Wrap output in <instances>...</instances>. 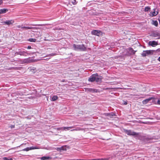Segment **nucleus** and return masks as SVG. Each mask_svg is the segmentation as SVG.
<instances>
[{
  "label": "nucleus",
  "mask_w": 160,
  "mask_h": 160,
  "mask_svg": "<svg viewBox=\"0 0 160 160\" xmlns=\"http://www.w3.org/2000/svg\"><path fill=\"white\" fill-rule=\"evenodd\" d=\"M102 79V77L99 76L97 73L92 75L88 79L89 82H101Z\"/></svg>",
  "instance_id": "obj_1"
},
{
  "label": "nucleus",
  "mask_w": 160,
  "mask_h": 160,
  "mask_svg": "<svg viewBox=\"0 0 160 160\" xmlns=\"http://www.w3.org/2000/svg\"><path fill=\"white\" fill-rule=\"evenodd\" d=\"M73 47L75 50H80L81 51H85L87 50V48L84 44L77 45L74 44Z\"/></svg>",
  "instance_id": "obj_2"
},
{
  "label": "nucleus",
  "mask_w": 160,
  "mask_h": 160,
  "mask_svg": "<svg viewBox=\"0 0 160 160\" xmlns=\"http://www.w3.org/2000/svg\"><path fill=\"white\" fill-rule=\"evenodd\" d=\"M124 132L127 134L128 135L133 136H138L139 133H136L134 132H132L130 130H127L124 129Z\"/></svg>",
  "instance_id": "obj_3"
},
{
  "label": "nucleus",
  "mask_w": 160,
  "mask_h": 160,
  "mask_svg": "<svg viewBox=\"0 0 160 160\" xmlns=\"http://www.w3.org/2000/svg\"><path fill=\"white\" fill-rule=\"evenodd\" d=\"M153 51V50L143 51L141 54L143 57H145L147 55L152 54Z\"/></svg>",
  "instance_id": "obj_4"
},
{
  "label": "nucleus",
  "mask_w": 160,
  "mask_h": 160,
  "mask_svg": "<svg viewBox=\"0 0 160 160\" xmlns=\"http://www.w3.org/2000/svg\"><path fill=\"white\" fill-rule=\"evenodd\" d=\"M74 128V126L71 127H63L61 128H58V130H62L65 131H68L70 130L71 129L73 128Z\"/></svg>",
  "instance_id": "obj_5"
},
{
  "label": "nucleus",
  "mask_w": 160,
  "mask_h": 160,
  "mask_svg": "<svg viewBox=\"0 0 160 160\" xmlns=\"http://www.w3.org/2000/svg\"><path fill=\"white\" fill-rule=\"evenodd\" d=\"M16 55H22L26 56V54H28V53L24 51H20L18 52H16L15 53Z\"/></svg>",
  "instance_id": "obj_6"
},
{
  "label": "nucleus",
  "mask_w": 160,
  "mask_h": 160,
  "mask_svg": "<svg viewBox=\"0 0 160 160\" xmlns=\"http://www.w3.org/2000/svg\"><path fill=\"white\" fill-rule=\"evenodd\" d=\"M85 91L87 92H92L94 93L97 92V90L96 89L87 88L85 89Z\"/></svg>",
  "instance_id": "obj_7"
},
{
  "label": "nucleus",
  "mask_w": 160,
  "mask_h": 160,
  "mask_svg": "<svg viewBox=\"0 0 160 160\" xmlns=\"http://www.w3.org/2000/svg\"><path fill=\"white\" fill-rule=\"evenodd\" d=\"M148 45L152 47H155L158 45V42L155 41H150L148 42Z\"/></svg>",
  "instance_id": "obj_8"
},
{
  "label": "nucleus",
  "mask_w": 160,
  "mask_h": 160,
  "mask_svg": "<svg viewBox=\"0 0 160 160\" xmlns=\"http://www.w3.org/2000/svg\"><path fill=\"white\" fill-rule=\"evenodd\" d=\"M14 22V21L13 20H7L5 21H4L3 22V23L4 24H6L9 26L11 24H12Z\"/></svg>",
  "instance_id": "obj_9"
},
{
  "label": "nucleus",
  "mask_w": 160,
  "mask_h": 160,
  "mask_svg": "<svg viewBox=\"0 0 160 160\" xmlns=\"http://www.w3.org/2000/svg\"><path fill=\"white\" fill-rule=\"evenodd\" d=\"M100 32V31L97 30H94L91 32V34L93 35L99 36Z\"/></svg>",
  "instance_id": "obj_10"
},
{
  "label": "nucleus",
  "mask_w": 160,
  "mask_h": 160,
  "mask_svg": "<svg viewBox=\"0 0 160 160\" xmlns=\"http://www.w3.org/2000/svg\"><path fill=\"white\" fill-rule=\"evenodd\" d=\"M152 36L154 37H157V39H160V33L158 32H154L152 33Z\"/></svg>",
  "instance_id": "obj_11"
},
{
  "label": "nucleus",
  "mask_w": 160,
  "mask_h": 160,
  "mask_svg": "<svg viewBox=\"0 0 160 160\" xmlns=\"http://www.w3.org/2000/svg\"><path fill=\"white\" fill-rule=\"evenodd\" d=\"M105 116H108L110 118H112L113 116H116V114L113 112H111L110 113H106L104 114Z\"/></svg>",
  "instance_id": "obj_12"
},
{
  "label": "nucleus",
  "mask_w": 160,
  "mask_h": 160,
  "mask_svg": "<svg viewBox=\"0 0 160 160\" xmlns=\"http://www.w3.org/2000/svg\"><path fill=\"white\" fill-rule=\"evenodd\" d=\"M32 59H31L30 58L24 59L23 60V63H29L32 62Z\"/></svg>",
  "instance_id": "obj_13"
},
{
  "label": "nucleus",
  "mask_w": 160,
  "mask_h": 160,
  "mask_svg": "<svg viewBox=\"0 0 160 160\" xmlns=\"http://www.w3.org/2000/svg\"><path fill=\"white\" fill-rule=\"evenodd\" d=\"M156 9H153V11L150 12V13L152 14V17L155 16L158 14V12L156 11Z\"/></svg>",
  "instance_id": "obj_14"
},
{
  "label": "nucleus",
  "mask_w": 160,
  "mask_h": 160,
  "mask_svg": "<svg viewBox=\"0 0 160 160\" xmlns=\"http://www.w3.org/2000/svg\"><path fill=\"white\" fill-rule=\"evenodd\" d=\"M23 28V30H26L28 29H34L35 28V27H25L24 26L23 27H22Z\"/></svg>",
  "instance_id": "obj_15"
},
{
  "label": "nucleus",
  "mask_w": 160,
  "mask_h": 160,
  "mask_svg": "<svg viewBox=\"0 0 160 160\" xmlns=\"http://www.w3.org/2000/svg\"><path fill=\"white\" fill-rule=\"evenodd\" d=\"M74 128V129L71 130V131H81V130H83V129L79 127H74V128Z\"/></svg>",
  "instance_id": "obj_16"
},
{
  "label": "nucleus",
  "mask_w": 160,
  "mask_h": 160,
  "mask_svg": "<svg viewBox=\"0 0 160 160\" xmlns=\"http://www.w3.org/2000/svg\"><path fill=\"white\" fill-rule=\"evenodd\" d=\"M152 99V98H149L143 100L142 102V103L144 104L147 103L150 101Z\"/></svg>",
  "instance_id": "obj_17"
},
{
  "label": "nucleus",
  "mask_w": 160,
  "mask_h": 160,
  "mask_svg": "<svg viewBox=\"0 0 160 160\" xmlns=\"http://www.w3.org/2000/svg\"><path fill=\"white\" fill-rule=\"evenodd\" d=\"M8 10L7 8H3L0 9V14L5 13L8 11Z\"/></svg>",
  "instance_id": "obj_18"
},
{
  "label": "nucleus",
  "mask_w": 160,
  "mask_h": 160,
  "mask_svg": "<svg viewBox=\"0 0 160 160\" xmlns=\"http://www.w3.org/2000/svg\"><path fill=\"white\" fill-rule=\"evenodd\" d=\"M151 23L153 25L155 26L156 27H157L158 25V22L155 20H152V21Z\"/></svg>",
  "instance_id": "obj_19"
},
{
  "label": "nucleus",
  "mask_w": 160,
  "mask_h": 160,
  "mask_svg": "<svg viewBox=\"0 0 160 160\" xmlns=\"http://www.w3.org/2000/svg\"><path fill=\"white\" fill-rule=\"evenodd\" d=\"M58 97L57 96L54 95L53 96L51 100L52 101H56L58 99Z\"/></svg>",
  "instance_id": "obj_20"
},
{
  "label": "nucleus",
  "mask_w": 160,
  "mask_h": 160,
  "mask_svg": "<svg viewBox=\"0 0 160 160\" xmlns=\"http://www.w3.org/2000/svg\"><path fill=\"white\" fill-rule=\"evenodd\" d=\"M30 150L35 149H39L42 148L39 147H29Z\"/></svg>",
  "instance_id": "obj_21"
},
{
  "label": "nucleus",
  "mask_w": 160,
  "mask_h": 160,
  "mask_svg": "<svg viewBox=\"0 0 160 160\" xmlns=\"http://www.w3.org/2000/svg\"><path fill=\"white\" fill-rule=\"evenodd\" d=\"M50 158L49 156H44L41 158L42 160H46L50 159Z\"/></svg>",
  "instance_id": "obj_22"
},
{
  "label": "nucleus",
  "mask_w": 160,
  "mask_h": 160,
  "mask_svg": "<svg viewBox=\"0 0 160 160\" xmlns=\"http://www.w3.org/2000/svg\"><path fill=\"white\" fill-rule=\"evenodd\" d=\"M150 10V8L149 6H147L145 7L144 11L145 12H148Z\"/></svg>",
  "instance_id": "obj_23"
},
{
  "label": "nucleus",
  "mask_w": 160,
  "mask_h": 160,
  "mask_svg": "<svg viewBox=\"0 0 160 160\" xmlns=\"http://www.w3.org/2000/svg\"><path fill=\"white\" fill-rule=\"evenodd\" d=\"M21 67H12L9 68V69L19 70Z\"/></svg>",
  "instance_id": "obj_24"
},
{
  "label": "nucleus",
  "mask_w": 160,
  "mask_h": 160,
  "mask_svg": "<svg viewBox=\"0 0 160 160\" xmlns=\"http://www.w3.org/2000/svg\"><path fill=\"white\" fill-rule=\"evenodd\" d=\"M106 158H98V159H86L85 160H106Z\"/></svg>",
  "instance_id": "obj_25"
},
{
  "label": "nucleus",
  "mask_w": 160,
  "mask_h": 160,
  "mask_svg": "<svg viewBox=\"0 0 160 160\" xmlns=\"http://www.w3.org/2000/svg\"><path fill=\"white\" fill-rule=\"evenodd\" d=\"M28 41L32 42H34L36 41V39L35 38H30L29 39Z\"/></svg>",
  "instance_id": "obj_26"
},
{
  "label": "nucleus",
  "mask_w": 160,
  "mask_h": 160,
  "mask_svg": "<svg viewBox=\"0 0 160 160\" xmlns=\"http://www.w3.org/2000/svg\"><path fill=\"white\" fill-rule=\"evenodd\" d=\"M56 54L55 53H52L49 54H48L46 56V57H51V56H53L55 55H56Z\"/></svg>",
  "instance_id": "obj_27"
},
{
  "label": "nucleus",
  "mask_w": 160,
  "mask_h": 160,
  "mask_svg": "<svg viewBox=\"0 0 160 160\" xmlns=\"http://www.w3.org/2000/svg\"><path fill=\"white\" fill-rule=\"evenodd\" d=\"M3 160H13L12 158H8L7 157H3L2 158Z\"/></svg>",
  "instance_id": "obj_28"
},
{
  "label": "nucleus",
  "mask_w": 160,
  "mask_h": 160,
  "mask_svg": "<svg viewBox=\"0 0 160 160\" xmlns=\"http://www.w3.org/2000/svg\"><path fill=\"white\" fill-rule=\"evenodd\" d=\"M144 142H145L146 143H148V142L149 139L148 138L145 137V138H144Z\"/></svg>",
  "instance_id": "obj_29"
},
{
  "label": "nucleus",
  "mask_w": 160,
  "mask_h": 160,
  "mask_svg": "<svg viewBox=\"0 0 160 160\" xmlns=\"http://www.w3.org/2000/svg\"><path fill=\"white\" fill-rule=\"evenodd\" d=\"M30 148L29 147H27L26 148H25L24 149H23V150H22V151H28L29 150H30Z\"/></svg>",
  "instance_id": "obj_30"
},
{
  "label": "nucleus",
  "mask_w": 160,
  "mask_h": 160,
  "mask_svg": "<svg viewBox=\"0 0 160 160\" xmlns=\"http://www.w3.org/2000/svg\"><path fill=\"white\" fill-rule=\"evenodd\" d=\"M61 151L63 150H66V149L64 146H62L61 147H60Z\"/></svg>",
  "instance_id": "obj_31"
},
{
  "label": "nucleus",
  "mask_w": 160,
  "mask_h": 160,
  "mask_svg": "<svg viewBox=\"0 0 160 160\" xmlns=\"http://www.w3.org/2000/svg\"><path fill=\"white\" fill-rule=\"evenodd\" d=\"M24 26H23L22 25H18L17 26V27L19 28H21L23 30V28L22 27H23Z\"/></svg>",
  "instance_id": "obj_32"
},
{
  "label": "nucleus",
  "mask_w": 160,
  "mask_h": 160,
  "mask_svg": "<svg viewBox=\"0 0 160 160\" xmlns=\"http://www.w3.org/2000/svg\"><path fill=\"white\" fill-rule=\"evenodd\" d=\"M55 149L56 150H57L58 151H60V152L61 151L60 147H57L55 148Z\"/></svg>",
  "instance_id": "obj_33"
},
{
  "label": "nucleus",
  "mask_w": 160,
  "mask_h": 160,
  "mask_svg": "<svg viewBox=\"0 0 160 160\" xmlns=\"http://www.w3.org/2000/svg\"><path fill=\"white\" fill-rule=\"evenodd\" d=\"M10 127L12 129L15 128V125H12L10 126Z\"/></svg>",
  "instance_id": "obj_34"
},
{
  "label": "nucleus",
  "mask_w": 160,
  "mask_h": 160,
  "mask_svg": "<svg viewBox=\"0 0 160 160\" xmlns=\"http://www.w3.org/2000/svg\"><path fill=\"white\" fill-rule=\"evenodd\" d=\"M72 3L74 5L76 4V0H73V1Z\"/></svg>",
  "instance_id": "obj_35"
},
{
  "label": "nucleus",
  "mask_w": 160,
  "mask_h": 160,
  "mask_svg": "<svg viewBox=\"0 0 160 160\" xmlns=\"http://www.w3.org/2000/svg\"><path fill=\"white\" fill-rule=\"evenodd\" d=\"M157 104L158 105H160V100H158V101H157Z\"/></svg>",
  "instance_id": "obj_36"
},
{
  "label": "nucleus",
  "mask_w": 160,
  "mask_h": 160,
  "mask_svg": "<svg viewBox=\"0 0 160 160\" xmlns=\"http://www.w3.org/2000/svg\"><path fill=\"white\" fill-rule=\"evenodd\" d=\"M22 144H21L20 146H18V147H14V148H12V149H16V148H18V147H20V146H21V145H22Z\"/></svg>",
  "instance_id": "obj_37"
},
{
  "label": "nucleus",
  "mask_w": 160,
  "mask_h": 160,
  "mask_svg": "<svg viewBox=\"0 0 160 160\" xmlns=\"http://www.w3.org/2000/svg\"><path fill=\"white\" fill-rule=\"evenodd\" d=\"M27 48L28 49H31V46H28V47H27Z\"/></svg>",
  "instance_id": "obj_38"
},
{
  "label": "nucleus",
  "mask_w": 160,
  "mask_h": 160,
  "mask_svg": "<svg viewBox=\"0 0 160 160\" xmlns=\"http://www.w3.org/2000/svg\"><path fill=\"white\" fill-rule=\"evenodd\" d=\"M3 1L2 0H0V5H1Z\"/></svg>",
  "instance_id": "obj_39"
},
{
  "label": "nucleus",
  "mask_w": 160,
  "mask_h": 160,
  "mask_svg": "<svg viewBox=\"0 0 160 160\" xmlns=\"http://www.w3.org/2000/svg\"><path fill=\"white\" fill-rule=\"evenodd\" d=\"M158 21H159V23H160V16L158 18Z\"/></svg>",
  "instance_id": "obj_40"
},
{
  "label": "nucleus",
  "mask_w": 160,
  "mask_h": 160,
  "mask_svg": "<svg viewBox=\"0 0 160 160\" xmlns=\"http://www.w3.org/2000/svg\"><path fill=\"white\" fill-rule=\"evenodd\" d=\"M158 60L160 62V56L158 58Z\"/></svg>",
  "instance_id": "obj_41"
},
{
  "label": "nucleus",
  "mask_w": 160,
  "mask_h": 160,
  "mask_svg": "<svg viewBox=\"0 0 160 160\" xmlns=\"http://www.w3.org/2000/svg\"><path fill=\"white\" fill-rule=\"evenodd\" d=\"M124 105H127V102H124Z\"/></svg>",
  "instance_id": "obj_42"
},
{
  "label": "nucleus",
  "mask_w": 160,
  "mask_h": 160,
  "mask_svg": "<svg viewBox=\"0 0 160 160\" xmlns=\"http://www.w3.org/2000/svg\"><path fill=\"white\" fill-rule=\"evenodd\" d=\"M108 89H109V88H105V90H108Z\"/></svg>",
  "instance_id": "obj_43"
},
{
  "label": "nucleus",
  "mask_w": 160,
  "mask_h": 160,
  "mask_svg": "<svg viewBox=\"0 0 160 160\" xmlns=\"http://www.w3.org/2000/svg\"><path fill=\"white\" fill-rule=\"evenodd\" d=\"M32 25L33 26H38V25H36V24H32Z\"/></svg>",
  "instance_id": "obj_44"
},
{
  "label": "nucleus",
  "mask_w": 160,
  "mask_h": 160,
  "mask_svg": "<svg viewBox=\"0 0 160 160\" xmlns=\"http://www.w3.org/2000/svg\"><path fill=\"white\" fill-rule=\"evenodd\" d=\"M132 51H133V54H134L135 53V51H133V50L132 49Z\"/></svg>",
  "instance_id": "obj_45"
},
{
  "label": "nucleus",
  "mask_w": 160,
  "mask_h": 160,
  "mask_svg": "<svg viewBox=\"0 0 160 160\" xmlns=\"http://www.w3.org/2000/svg\"><path fill=\"white\" fill-rule=\"evenodd\" d=\"M16 60H15L14 59H13L11 61L12 62H13V61H15Z\"/></svg>",
  "instance_id": "obj_46"
},
{
  "label": "nucleus",
  "mask_w": 160,
  "mask_h": 160,
  "mask_svg": "<svg viewBox=\"0 0 160 160\" xmlns=\"http://www.w3.org/2000/svg\"><path fill=\"white\" fill-rule=\"evenodd\" d=\"M88 49H89V50H90V48H88Z\"/></svg>",
  "instance_id": "obj_47"
}]
</instances>
